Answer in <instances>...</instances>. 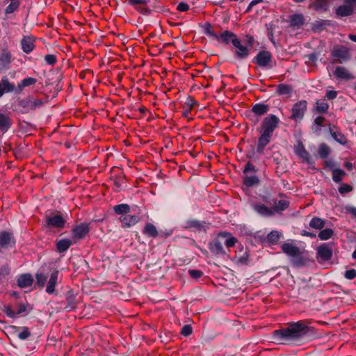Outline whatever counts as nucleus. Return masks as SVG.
<instances>
[{"instance_id": "f257e3e1", "label": "nucleus", "mask_w": 356, "mask_h": 356, "mask_svg": "<svg viewBox=\"0 0 356 356\" xmlns=\"http://www.w3.org/2000/svg\"><path fill=\"white\" fill-rule=\"evenodd\" d=\"M312 328L303 321L288 323V325L272 332L271 339L276 344L299 346Z\"/></svg>"}, {"instance_id": "f03ea898", "label": "nucleus", "mask_w": 356, "mask_h": 356, "mask_svg": "<svg viewBox=\"0 0 356 356\" xmlns=\"http://www.w3.org/2000/svg\"><path fill=\"white\" fill-rule=\"evenodd\" d=\"M312 328L303 321L288 323V325L272 332L271 339L276 344L299 346Z\"/></svg>"}, {"instance_id": "7ed1b4c3", "label": "nucleus", "mask_w": 356, "mask_h": 356, "mask_svg": "<svg viewBox=\"0 0 356 356\" xmlns=\"http://www.w3.org/2000/svg\"><path fill=\"white\" fill-rule=\"evenodd\" d=\"M280 119L275 114H269L266 116L260 124L261 135L258 138L257 143V152L259 154H264L266 146L270 143L273 132L277 128Z\"/></svg>"}, {"instance_id": "20e7f679", "label": "nucleus", "mask_w": 356, "mask_h": 356, "mask_svg": "<svg viewBox=\"0 0 356 356\" xmlns=\"http://www.w3.org/2000/svg\"><path fill=\"white\" fill-rule=\"evenodd\" d=\"M252 209L256 214L261 218H269L273 217L276 213H280L289 207V201L281 200L277 205L268 207L265 204L258 202L251 205Z\"/></svg>"}, {"instance_id": "39448f33", "label": "nucleus", "mask_w": 356, "mask_h": 356, "mask_svg": "<svg viewBox=\"0 0 356 356\" xmlns=\"http://www.w3.org/2000/svg\"><path fill=\"white\" fill-rule=\"evenodd\" d=\"M281 249L285 254L291 257V261L293 266L300 267L305 265V259L298 246L291 243H284Z\"/></svg>"}, {"instance_id": "423d86ee", "label": "nucleus", "mask_w": 356, "mask_h": 356, "mask_svg": "<svg viewBox=\"0 0 356 356\" xmlns=\"http://www.w3.org/2000/svg\"><path fill=\"white\" fill-rule=\"evenodd\" d=\"M330 56L332 63H347L351 59V54L349 48L342 44L334 45L330 50Z\"/></svg>"}, {"instance_id": "0eeeda50", "label": "nucleus", "mask_w": 356, "mask_h": 356, "mask_svg": "<svg viewBox=\"0 0 356 356\" xmlns=\"http://www.w3.org/2000/svg\"><path fill=\"white\" fill-rule=\"evenodd\" d=\"M1 310L4 312L6 316L11 318H15L19 316H25L29 314L31 308L28 305L22 302H17L15 309L11 305H5L2 307Z\"/></svg>"}, {"instance_id": "6e6552de", "label": "nucleus", "mask_w": 356, "mask_h": 356, "mask_svg": "<svg viewBox=\"0 0 356 356\" xmlns=\"http://www.w3.org/2000/svg\"><path fill=\"white\" fill-rule=\"evenodd\" d=\"M234 49L232 50L233 58L236 61H243L248 59L250 55V49L242 44L241 39L238 40L233 44Z\"/></svg>"}, {"instance_id": "1a4fd4ad", "label": "nucleus", "mask_w": 356, "mask_h": 356, "mask_svg": "<svg viewBox=\"0 0 356 356\" xmlns=\"http://www.w3.org/2000/svg\"><path fill=\"white\" fill-rule=\"evenodd\" d=\"M272 54L270 51L261 50L253 58L252 63L263 68L270 69L272 67Z\"/></svg>"}, {"instance_id": "9d476101", "label": "nucleus", "mask_w": 356, "mask_h": 356, "mask_svg": "<svg viewBox=\"0 0 356 356\" xmlns=\"http://www.w3.org/2000/svg\"><path fill=\"white\" fill-rule=\"evenodd\" d=\"M46 227L48 229H63L66 224V220L60 213L46 215Z\"/></svg>"}, {"instance_id": "9b49d317", "label": "nucleus", "mask_w": 356, "mask_h": 356, "mask_svg": "<svg viewBox=\"0 0 356 356\" xmlns=\"http://www.w3.org/2000/svg\"><path fill=\"white\" fill-rule=\"evenodd\" d=\"M307 103L305 100H300L296 102L291 109V118L296 122H300L307 111Z\"/></svg>"}, {"instance_id": "f8f14e48", "label": "nucleus", "mask_w": 356, "mask_h": 356, "mask_svg": "<svg viewBox=\"0 0 356 356\" xmlns=\"http://www.w3.org/2000/svg\"><path fill=\"white\" fill-rule=\"evenodd\" d=\"M90 224L81 222L75 225L72 229V237L74 242L81 240L90 233Z\"/></svg>"}, {"instance_id": "ddd939ff", "label": "nucleus", "mask_w": 356, "mask_h": 356, "mask_svg": "<svg viewBox=\"0 0 356 356\" xmlns=\"http://www.w3.org/2000/svg\"><path fill=\"white\" fill-rule=\"evenodd\" d=\"M61 280L62 278H59V271L57 269H54L47 282L46 293L49 295H57L56 286Z\"/></svg>"}, {"instance_id": "4468645a", "label": "nucleus", "mask_w": 356, "mask_h": 356, "mask_svg": "<svg viewBox=\"0 0 356 356\" xmlns=\"http://www.w3.org/2000/svg\"><path fill=\"white\" fill-rule=\"evenodd\" d=\"M334 77L338 81H349L355 79V76L348 68L343 65L335 67L333 71Z\"/></svg>"}, {"instance_id": "2eb2a0df", "label": "nucleus", "mask_w": 356, "mask_h": 356, "mask_svg": "<svg viewBox=\"0 0 356 356\" xmlns=\"http://www.w3.org/2000/svg\"><path fill=\"white\" fill-rule=\"evenodd\" d=\"M184 228L186 229L194 230L197 232H206L209 224L204 220L190 218L185 221Z\"/></svg>"}, {"instance_id": "dca6fc26", "label": "nucleus", "mask_w": 356, "mask_h": 356, "mask_svg": "<svg viewBox=\"0 0 356 356\" xmlns=\"http://www.w3.org/2000/svg\"><path fill=\"white\" fill-rule=\"evenodd\" d=\"M16 239L12 232L6 231L0 232V248L8 249L15 247Z\"/></svg>"}, {"instance_id": "f3484780", "label": "nucleus", "mask_w": 356, "mask_h": 356, "mask_svg": "<svg viewBox=\"0 0 356 356\" xmlns=\"http://www.w3.org/2000/svg\"><path fill=\"white\" fill-rule=\"evenodd\" d=\"M142 219L141 216L138 214H130L121 216L119 218V220L121 222V227L123 229L130 228L136 225Z\"/></svg>"}, {"instance_id": "a211bd4d", "label": "nucleus", "mask_w": 356, "mask_h": 356, "mask_svg": "<svg viewBox=\"0 0 356 356\" xmlns=\"http://www.w3.org/2000/svg\"><path fill=\"white\" fill-rule=\"evenodd\" d=\"M208 248L210 252L213 254L217 256L226 255V252L223 248V243L219 236L208 243Z\"/></svg>"}, {"instance_id": "6ab92c4d", "label": "nucleus", "mask_w": 356, "mask_h": 356, "mask_svg": "<svg viewBox=\"0 0 356 356\" xmlns=\"http://www.w3.org/2000/svg\"><path fill=\"white\" fill-rule=\"evenodd\" d=\"M14 92L19 95L17 91V86L13 82H10L7 76H3L0 81V95L2 97L5 93Z\"/></svg>"}, {"instance_id": "aec40b11", "label": "nucleus", "mask_w": 356, "mask_h": 356, "mask_svg": "<svg viewBox=\"0 0 356 356\" xmlns=\"http://www.w3.org/2000/svg\"><path fill=\"white\" fill-rule=\"evenodd\" d=\"M286 22L289 27L298 30L305 22V17L302 14H291L288 16Z\"/></svg>"}, {"instance_id": "412c9836", "label": "nucleus", "mask_w": 356, "mask_h": 356, "mask_svg": "<svg viewBox=\"0 0 356 356\" xmlns=\"http://www.w3.org/2000/svg\"><path fill=\"white\" fill-rule=\"evenodd\" d=\"M215 40L226 45L229 44L233 45L238 40V38L234 33L226 30L220 34H217Z\"/></svg>"}, {"instance_id": "4be33fe9", "label": "nucleus", "mask_w": 356, "mask_h": 356, "mask_svg": "<svg viewBox=\"0 0 356 356\" xmlns=\"http://www.w3.org/2000/svg\"><path fill=\"white\" fill-rule=\"evenodd\" d=\"M332 249L329 243H323L317 248V258L323 261L331 259Z\"/></svg>"}, {"instance_id": "5701e85b", "label": "nucleus", "mask_w": 356, "mask_h": 356, "mask_svg": "<svg viewBox=\"0 0 356 356\" xmlns=\"http://www.w3.org/2000/svg\"><path fill=\"white\" fill-rule=\"evenodd\" d=\"M329 133L330 136L341 145H346L348 142L346 136L339 131L337 127L329 124Z\"/></svg>"}, {"instance_id": "b1692460", "label": "nucleus", "mask_w": 356, "mask_h": 356, "mask_svg": "<svg viewBox=\"0 0 356 356\" xmlns=\"http://www.w3.org/2000/svg\"><path fill=\"white\" fill-rule=\"evenodd\" d=\"M12 127V118L8 113L0 111V131L6 134Z\"/></svg>"}, {"instance_id": "393cba45", "label": "nucleus", "mask_w": 356, "mask_h": 356, "mask_svg": "<svg viewBox=\"0 0 356 356\" xmlns=\"http://www.w3.org/2000/svg\"><path fill=\"white\" fill-rule=\"evenodd\" d=\"M143 234H145L147 236L152 238H156L159 235V232L157 231L156 227L150 222H147L144 227ZM172 232H166L165 234L160 233V235L165 236L166 237L170 236Z\"/></svg>"}, {"instance_id": "a878e982", "label": "nucleus", "mask_w": 356, "mask_h": 356, "mask_svg": "<svg viewBox=\"0 0 356 356\" xmlns=\"http://www.w3.org/2000/svg\"><path fill=\"white\" fill-rule=\"evenodd\" d=\"M332 25V23L331 20L319 19L312 24V31L314 33H321L326 26H330Z\"/></svg>"}, {"instance_id": "bb28decb", "label": "nucleus", "mask_w": 356, "mask_h": 356, "mask_svg": "<svg viewBox=\"0 0 356 356\" xmlns=\"http://www.w3.org/2000/svg\"><path fill=\"white\" fill-rule=\"evenodd\" d=\"M33 277L29 273H24L20 275L17 280V285L20 288H26L30 286L33 284Z\"/></svg>"}, {"instance_id": "cd10ccee", "label": "nucleus", "mask_w": 356, "mask_h": 356, "mask_svg": "<svg viewBox=\"0 0 356 356\" xmlns=\"http://www.w3.org/2000/svg\"><path fill=\"white\" fill-rule=\"evenodd\" d=\"M12 62V55L6 49H3L0 53V70L7 67Z\"/></svg>"}, {"instance_id": "c85d7f7f", "label": "nucleus", "mask_w": 356, "mask_h": 356, "mask_svg": "<svg viewBox=\"0 0 356 356\" xmlns=\"http://www.w3.org/2000/svg\"><path fill=\"white\" fill-rule=\"evenodd\" d=\"M259 197L264 204H267L269 206L277 205V202L279 201L270 191H266L264 193H260Z\"/></svg>"}, {"instance_id": "c756f323", "label": "nucleus", "mask_w": 356, "mask_h": 356, "mask_svg": "<svg viewBox=\"0 0 356 356\" xmlns=\"http://www.w3.org/2000/svg\"><path fill=\"white\" fill-rule=\"evenodd\" d=\"M37 83V80L32 77H25L17 83V91L19 94H22L24 89L26 87H30Z\"/></svg>"}, {"instance_id": "7c9ffc66", "label": "nucleus", "mask_w": 356, "mask_h": 356, "mask_svg": "<svg viewBox=\"0 0 356 356\" xmlns=\"http://www.w3.org/2000/svg\"><path fill=\"white\" fill-rule=\"evenodd\" d=\"M219 237L225 239L222 243L225 245L227 249L234 247L237 242V238L232 236L229 232H220L219 234Z\"/></svg>"}, {"instance_id": "2f4dec72", "label": "nucleus", "mask_w": 356, "mask_h": 356, "mask_svg": "<svg viewBox=\"0 0 356 356\" xmlns=\"http://www.w3.org/2000/svg\"><path fill=\"white\" fill-rule=\"evenodd\" d=\"M17 104L21 108L19 113H29L31 111L30 95L23 99L19 98Z\"/></svg>"}, {"instance_id": "473e14b6", "label": "nucleus", "mask_w": 356, "mask_h": 356, "mask_svg": "<svg viewBox=\"0 0 356 356\" xmlns=\"http://www.w3.org/2000/svg\"><path fill=\"white\" fill-rule=\"evenodd\" d=\"M353 12L354 9L353 8L343 3L337 8V10H335V15H337L338 17H343L351 16Z\"/></svg>"}, {"instance_id": "72a5a7b5", "label": "nucleus", "mask_w": 356, "mask_h": 356, "mask_svg": "<svg viewBox=\"0 0 356 356\" xmlns=\"http://www.w3.org/2000/svg\"><path fill=\"white\" fill-rule=\"evenodd\" d=\"M270 107L264 103H257L252 106L251 111L256 115H263L268 112Z\"/></svg>"}, {"instance_id": "f704fd0d", "label": "nucleus", "mask_w": 356, "mask_h": 356, "mask_svg": "<svg viewBox=\"0 0 356 356\" xmlns=\"http://www.w3.org/2000/svg\"><path fill=\"white\" fill-rule=\"evenodd\" d=\"M72 245V241L69 238H63L56 242V250L58 253H64Z\"/></svg>"}, {"instance_id": "c9c22d12", "label": "nucleus", "mask_w": 356, "mask_h": 356, "mask_svg": "<svg viewBox=\"0 0 356 356\" xmlns=\"http://www.w3.org/2000/svg\"><path fill=\"white\" fill-rule=\"evenodd\" d=\"M76 294L72 289L69 290L65 294V300L67 305L65 309L68 310H72L75 308L76 302Z\"/></svg>"}, {"instance_id": "e433bc0d", "label": "nucleus", "mask_w": 356, "mask_h": 356, "mask_svg": "<svg viewBox=\"0 0 356 356\" xmlns=\"http://www.w3.org/2000/svg\"><path fill=\"white\" fill-rule=\"evenodd\" d=\"M33 38H23L21 40L22 49L26 54H29L33 49Z\"/></svg>"}, {"instance_id": "4c0bfd02", "label": "nucleus", "mask_w": 356, "mask_h": 356, "mask_svg": "<svg viewBox=\"0 0 356 356\" xmlns=\"http://www.w3.org/2000/svg\"><path fill=\"white\" fill-rule=\"evenodd\" d=\"M325 220L320 217H313L309 221V226L313 229L321 230L325 225Z\"/></svg>"}, {"instance_id": "58836bf2", "label": "nucleus", "mask_w": 356, "mask_h": 356, "mask_svg": "<svg viewBox=\"0 0 356 356\" xmlns=\"http://www.w3.org/2000/svg\"><path fill=\"white\" fill-rule=\"evenodd\" d=\"M312 6L316 11H327L329 8V1L328 0H314L312 2Z\"/></svg>"}, {"instance_id": "ea45409f", "label": "nucleus", "mask_w": 356, "mask_h": 356, "mask_svg": "<svg viewBox=\"0 0 356 356\" xmlns=\"http://www.w3.org/2000/svg\"><path fill=\"white\" fill-rule=\"evenodd\" d=\"M260 180L258 177L254 176H248L245 175L243 177V184L247 187H252L254 186H257L259 184Z\"/></svg>"}, {"instance_id": "a19ab883", "label": "nucleus", "mask_w": 356, "mask_h": 356, "mask_svg": "<svg viewBox=\"0 0 356 356\" xmlns=\"http://www.w3.org/2000/svg\"><path fill=\"white\" fill-rule=\"evenodd\" d=\"M130 206L127 204H120L113 207V211L120 216L130 213Z\"/></svg>"}, {"instance_id": "79ce46f5", "label": "nucleus", "mask_w": 356, "mask_h": 356, "mask_svg": "<svg viewBox=\"0 0 356 356\" xmlns=\"http://www.w3.org/2000/svg\"><path fill=\"white\" fill-rule=\"evenodd\" d=\"M332 174V179L334 183H341L343 180V177L346 175V172L341 168L333 169Z\"/></svg>"}, {"instance_id": "37998d69", "label": "nucleus", "mask_w": 356, "mask_h": 356, "mask_svg": "<svg viewBox=\"0 0 356 356\" xmlns=\"http://www.w3.org/2000/svg\"><path fill=\"white\" fill-rule=\"evenodd\" d=\"M330 152L331 149L325 143H322L320 144L318 148V155L321 159H326L330 154Z\"/></svg>"}, {"instance_id": "c03bdc74", "label": "nucleus", "mask_w": 356, "mask_h": 356, "mask_svg": "<svg viewBox=\"0 0 356 356\" xmlns=\"http://www.w3.org/2000/svg\"><path fill=\"white\" fill-rule=\"evenodd\" d=\"M293 92L291 86L286 84H279L277 86V93L280 95H291Z\"/></svg>"}, {"instance_id": "a18cd8bd", "label": "nucleus", "mask_w": 356, "mask_h": 356, "mask_svg": "<svg viewBox=\"0 0 356 356\" xmlns=\"http://www.w3.org/2000/svg\"><path fill=\"white\" fill-rule=\"evenodd\" d=\"M204 34L206 35L209 38H212L215 40L217 36V33L212 29V25L207 22L202 26Z\"/></svg>"}, {"instance_id": "49530a36", "label": "nucleus", "mask_w": 356, "mask_h": 356, "mask_svg": "<svg viewBox=\"0 0 356 356\" xmlns=\"http://www.w3.org/2000/svg\"><path fill=\"white\" fill-rule=\"evenodd\" d=\"M18 332L17 337L21 340H26L31 336V332L26 327H14Z\"/></svg>"}, {"instance_id": "de8ad7c7", "label": "nucleus", "mask_w": 356, "mask_h": 356, "mask_svg": "<svg viewBox=\"0 0 356 356\" xmlns=\"http://www.w3.org/2000/svg\"><path fill=\"white\" fill-rule=\"evenodd\" d=\"M304 58L306 59L305 61V65L316 66L318 60V54L316 52H313L308 55H305Z\"/></svg>"}, {"instance_id": "09e8293b", "label": "nucleus", "mask_w": 356, "mask_h": 356, "mask_svg": "<svg viewBox=\"0 0 356 356\" xmlns=\"http://www.w3.org/2000/svg\"><path fill=\"white\" fill-rule=\"evenodd\" d=\"M35 277H36V284L40 287H44L47 282V276L41 270H39L36 275H35Z\"/></svg>"}, {"instance_id": "8fccbe9b", "label": "nucleus", "mask_w": 356, "mask_h": 356, "mask_svg": "<svg viewBox=\"0 0 356 356\" xmlns=\"http://www.w3.org/2000/svg\"><path fill=\"white\" fill-rule=\"evenodd\" d=\"M31 111L41 108L44 105V101L42 99H34L30 95Z\"/></svg>"}, {"instance_id": "3c124183", "label": "nucleus", "mask_w": 356, "mask_h": 356, "mask_svg": "<svg viewBox=\"0 0 356 356\" xmlns=\"http://www.w3.org/2000/svg\"><path fill=\"white\" fill-rule=\"evenodd\" d=\"M329 105L325 102L317 101L316 103V111L318 113H327Z\"/></svg>"}, {"instance_id": "603ef678", "label": "nucleus", "mask_w": 356, "mask_h": 356, "mask_svg": "<svg viewBox=\"0 0 356 356\" xmlns=\"http://www.w3.org/2000/svg\"><path fill=\"white\" fill-rule=\"evenodd\" d=\"M334 234V232L332 229L326 228L323 230H321L318 234V236L320 238L321 240L325 241L330 238Z\"/></svg>"}, {"instance_id": "864d4df0", "label": "nucleus", "mask_w": 356, "mask_h": 356, "mask_svg": "<svg viewBox=\"0 0 356 356\" xmlns=\"http://www.w3.org/2000/svg\"><path fill=\"white\" fill-rule=\"evenodd\" d=\"M19 5V1H11L5 9V14L10 15V13H14L18 10Z\"/></svg>"}, {"instance_id": "5fc2aeb1", "label": "nucleus", "mask_w": 356, "mask_h": 356, "mask_svg": "<svg viewBox=\"0 0 356 356\" xmlns=\"http://www.w3.org/2000/svg\"><path fill=\"white\" fill-rule=\"evenodd\" d=\"M299 157L302 159L303 162H305L309 165H313L315 163V161L313 160L312 157L310 156L309 154L306 149L302 151Z\"/></svg>"}, {"instance_id": "6e6d98bb", "label": "nucleus", "mask_w": 356, "mask_h": 356, "mask_svg": "<svg viewBox=\"0 0 356 356\" xmlns=\"http://www.w3.org/2000/svg\"><path fill=\"white\" fill-rule=\"evenodd\" d=\"M280 234L277 231H273L267 236L268 241L270 243L275 244L280 239Z\"/></svg>"}, {"instance_id": "4d7b16f0", "label": "nucleus", "mask_w": 356, "mask_h": 356, "mask_svg": "<svg viewBox=\"0 0 356 356\" xmlns=\"http://www.w3.org/2000/svg\"><path fill=\"white\" fill-rule=\"evenodd\" d=\"M257 171V168L252 164V161L250 160L245 165L243 172L245 175H248L250 172H256Z\"/></svg>"}, {"instance_id": "13d9d810", "label": "nucleus", "mask_w": 356, "mask_h": 356, "mask_svg": "<svg viewBox=\"0 0 356 356\" xmlns=\"http://www.w3.org/2000/svg\"><path fill=\"white\" fill-rule=\"evenodd\" d=\"M188 275L195 280L200 279L203 275V272L198 269H190L188 270Z\"/></svg>"}, {"instance_id": "bf43d9fd", "label": "nucleus", "mask_w": 356, "mask_h": 356, "mask_svg": "<svg viewBox=\"0 0 356 356\" xmlns=\"http://www.w3.org/2000/svg\"><path fill=\"white\" fill-rule=\"evenodd\" d=\"M257 154L259 155H261L262 154H259L257 152V147L254 148V146H252L250 149L246 151L245 156L247 159H249L250 161H256L255 154Z\"/></svg>"}, {"instance_id": "052dcab7", "label": "nucleus", "mask_w": 356, "mask_h": 356, "mask_svg": "<svg viewBox=\"0 0 356 356\" xmlns=\"http://www.w3.org/2000/svg\"><path fill=\"white\" fill-rule=\"evenodd\" d=\"M125 183L124 177H118L114 180V185L115 186V191H120L123 188V184Z\"/></svg>"}, {"instance_id": "680f3d73", "label": "nucleus", "mask_w": 356, "mask_h": 356, "mask_svg": "<svg viewBox=\"0 0 356 356\" xmlns=\"http://www.w3.org/2000/svg\"><path fill=\"white\" fill-rule=\"evenodd\" d=\"M197 104V102L195 100L193 97H192L191 96H188L186 97V101H185L184 102V108L192 109Z\"/></svg>"}, {"instance_id": "e2e57ef3", "label": "nucleus", "mask_w": 356, "mask_h": 356, "mask_svg": "<svg viewBox=\"0 0 356 356\" xmlns=\"http://www.w3.org/2000/svg\"><path fill=\"white\" fill-rule=\"evenodd\" d=\"M193 332V327L191 325H185L181 329V334L185 337L191 335Z\"/></svg>"}, {"instance_id": "0e129e2a", "label": "nucleus", "mask_w": 356, "mask_h": 356, "mask_svg": "<svg viewBox=\"0 0 356 356\" xmlns=\"http://www.w3.org/2000/svg\"><path fill=\"white\" fill-rule=\"evenodd\" d=\"M344 277L346 279L352 280L356 277V270L351 268L349 270H347L345 272Z\"/></svg>"}, {"instance_id": "69168bd1", "label": "nucleus", "mask_w": 356, "mask_h": 356, "mask_svg": "<svg viewBox=\"0 0 356 356\" xmlns=\"http://www.w3.org/2000/svg\"><path fill=\"white\" fill-rule=\"evenodd\" d=\"M44 60L47 65H53L56 63L57 59L53 54H47L44 56Z\"/></svg>"}, {"instance_id": "338daca9", "label": "nucleus", "mask_w": 356, "mask_h": 356, "mask_svg": "<svg viewBox=\"0 0 356 356\" xmlns=\"http://www.w3.org/2000/svg\"><path fill=\"white\" fill-rule=\"evenodd\" d=\"M245 45L248 46L250 49L252 47L255 43V39L253 36L250 35H246L245 38Z\"/></svg>"}, {"instance_id": "774afa93", "label": "nucleus", "mask_w": 356, "mask_h": 356, "mask_svg": "<svg viewBox=\"0 0 356 356\" xmlns=\"http://www.w3.org/2000/svg\"><path fill=\"white\" fill-rule=\"evenodd\" d=\"M249 261V254L247 252H244L242 256L238 257V263L241 264H248Z\"/></svg>"}]
</instances>
